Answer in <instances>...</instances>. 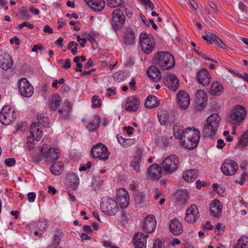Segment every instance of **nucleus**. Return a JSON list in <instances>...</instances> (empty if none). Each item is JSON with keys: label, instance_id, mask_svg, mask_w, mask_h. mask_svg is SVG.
<instances>
[{"label": "nucleus", "instance_id": "f257e3e1", "mask_svg": "<svg viewBox=\"0 0 248 248\" xmlns=\"http://www.w3.org/2000/svg\"><path fill=\"white\" fill-rule=\"evenodd\" d=\"M153 63L161 70H168L175 65L174 57L168 51L158 52L154 56Z\"/></svg>", "mask_w": 248, "mask_h": 248}, {"label": "nucleus", "instance_id": "f03ea898", "mask_svg": "<svg viewBox=\"0 0 248 248\" xmlns=\"http://www.w3.org/2000/svg\"><path fill=\"white\" fill-rule=\"evenodd\" d=\"M200 139V131L190 127L185 129L183 135L181 142L183 146L189 150H193L196 148Z\"/></svg>", "mask_w": 248, "mask_h": 248}, {"label": "nucleus", "instance_id": "7ed1b4c3", "mask_svg": "<svg viewBox=\"0 0 248 248\" xmlns=\"http://www.w3.org/2000/svg\"><path fill=\"white\" fill-rule=\"evenodd\" d=\"M221 118L217 114L214 113L210 115L206 120L202 134L204 137L212 138L217 133L218 127Z\"/></svg>", "mask_w": 248, "mask_h": 248}, {"label": "nucleus", "instance_id": "20e7f679", "mask_svg": "<svg viewBox=\"0 0 248 248\" xmlns=\"http://www.w3.org/2000/svg\"><path fill=\"white\" fill-rule=\"evenodd\" d=\"M247 115V110L243 106L239 105H236L232 110L228 121L232 124L240 125L244 121Z\"/></svg>", "mask_w": 248, "mask_h": 248}, {"label": "nucleus", "instance_id": "39448f33", "mask_svg": "<svg viewBox=\"0 0 248 248\" xmlns=\"http://www.w3.org/2000/svg\"><path fill=\"white\" fill-rule=\"evenodd\" d=\"M41 157L37 160L40 161L41 160V157L46 159V161L51 163L54 160H57L60 156V153L59 150L56 148H50L48 149L46 144L43 145L41 150Z\"/></svg>", "mask_w": 248, "mask_h": 248}, {"label": "nucleus", "instance_id": "423d86ee", "mask_svg": "<svg viewBox=\"0 0 248 248\" xmlns=\"http://www.w3.org/2000/svg\"><path fill=\"white\" fill-rule=\"evenodd\" d=\"M100 206L105 213L110 216L115 215L119 210L117 202L113 199L108 197L102 199Z\"/></svg>", "mask_w": 248, "mask_h": 248}, {"label": "nucleus", "instance_id": "0eeeda50", "mask_svg": "<svg viewBox=\"0 0 248 248\" xmlns=\"http://www.w3.org/2000/svg\"><path fill=\"white\" fill-rule=\"evenodd\" d=\"M139 39L141 49L144 53L150 54L155 48V42L153 37L145 33H141Z\"/></svg>", "mask_w": 248, "mask_h": 248}, {"label": "nucleus", "instance_id": "6e6552de", "mask_svg": "<svg viewBox=\"0 0 248 248\" xmlns=\"http://www.w3.org/2000/svg\"><path fill=\"white\" fill-rule=\"evenodd\" d=\"M179 163L178 156L171 155L165 158L161 165L164 171L170 173L175 171L177 170Z\"/></svg>", "mask_w": 248, "mask_h": 248}, {"label": "nucleus", "instance_id": "1a4fd4ad", "mask_svg": "<svg viewBox=\"0 0 248 248\" xmlns=\"http://www.w3.org/2000/svg\"><path fill=\"white\" fill-rule=\"evenodd\" d=\"M93 158H98L100 160L106 161L108 159L109 153L108 148L102 143H98L94 145L91 151Z\"/></svg>", "mask_w": 248, "mask_h": 248}, {"label": "nucleus", "instance_id": "9d476101", "mask_svg": "<svg viewBox=\"0 0 248 248\" xmlns=\"http://www.w3.org/2000/svg\"><path fill=\"white\" fill-rule=\"evenodd\" d=\"M16 113L13 109L4 106L0 112V122L4 125H9L15 121Z\"/></svg>", "mask_w": 248, "mask_h": 248}, {"label": "nucleus", "instance_id": "9b49d317", "mask_svg": "<svg viewBox=\"0 0 248 248\" xmlns=\"http://www.w3.org/2000/svg\"><path fill=\"white\" fill-rule=\"evenodd\" d=\"M125 20V16L123 12L120 9H115L113 12L112 14L111 25L115 31L123 26Z\"/></svg>", "mask_w": 248, "mask_h": 248}, {"label": "nucleus", "instance_id": "f8f14e48", "mask_svg": "<svg viewBox=\"0 0 248 248\" xmlns=\"http://www.w3.org/2000/svg\"><path fill=\"white\" fill-rule=\"evenodd\" d=\"M17 85L18 90L23 96L30 97L32 95L33 87L26 78H21L18 81Z\"/></svg>", "mask_w": 248, "mask_h": 248}, {"label": "nucleus", "instance_id": "ddd939ff", "mask_svg": "<svg viewBox=\"0 0 248 248\" xmlns=\"http://www.w3.org/2000/svg\"><path fill=\"white\" fill-rule=\"evenodd\" d=\"M238 169V164L233 160L227 159L221 166V170L226 175H233Z\"/></svg>", "mask_w": 248, "mask_h": 248}, {"label": "nucleus", "instance_id": "4468645a", "mask_svg": "<svg viewBox=\"0 0 248 248\" xmlns=\"http://www.w3.org/2000/svg\"><path fill=\"white\" fill-rule=\"evenodd\" d=\"M207 95L206 93L202 90H198L196 93L195 109L200 111L207 105Z\"/></svg>", "mask_w": 248, "mask_h": 248}, {"label": "nucleus", "instance_id": "2eb2a0df", "mask_svg": "<svg viewBox=\"0 0 248 248\" xmlns=\"http://www.w3.org/2000/svg\"><path fill=\"white\" fill-rule=\"evenodd\" d=\"M200 214L197 206L193 204L187 209L186 212L185 220L189 223H195L199 218Z\"/></svg>", "mask_w": 248, "mask_h": 248}, {"label": "nucleus", "instance_id": "dca6fc26", "mask_svg": "<svg viewBox=\"0 0 248 248\" xmlns=\"http://www.w3.org/2000/svg\"><path fill=\"white\" fill-rule=\"evenodd\" d=\"M12 56L5 50H0V67L6 71L13 65Z\"/></svg>", "mask_w": 248, "mask_h": 248}, {"label": "nucleus", "instance_id": "f3484780", "mask_svg": "<svg viewBox=\"0 0 248 248\" xmlns=\"http://www.w3.org/2000/svg\"><path fill=\"white\" fill-rule=\"evenodd\" d=\"M148 234L138 232L135 233L133 238V243L135 248H146L147 238Z\"/></svg>", "mask_w": 248, "mask_h": 248}, {"label": "nucleus", "instance_id": "a211bd4d", "mask_svg": "<svg viewBox=\"0 0 248 248\" xmlns=\"http://www.w3.org/2000/svg\"><path fill=\"white\" fill-rule=\"evenodd\" d=\"M117 200L121 208H126L129 203L128 192L124 188L119 189L117 192Z\"/></svg>", "mask_w": 248, "mask_h": 248}, {"label": "nucleus", "instance_id": "6ab92c4d", "mask_svg": "<svg viewBox=\"0 0 248 248\" xmlns=\"http://www.w3.org/2000/svg\"><path fill=\"white\" fill-rule=\"evenodd\" d=\"M162 167L156 163L151 165L147 169L150 178L153 180H158L162 175Z\"/></svg>", "mask_w": 248, "mask_h": 248}, {"label": "nucleus", "instance_id": "aec40b11", "mask_svg": "<svg viewBox=\"0 0 248 248\" xmlns=\"http://www.w3.org/2000/svg\"><path fill=\"white\" fill-rule=\"evenodd\" d=\"M198 82L203 86L208 85L211 82L210 74L206 68H203L199 71L196 75Z\"/></svg>", "mask_w": 248, "mask_h": 248}, {"label": "nucleus", "instance_id": "412c9836", "mask_svg": "<svg viewBox=\"0 0 248 248\" xmlns=\"http://www.w3.org/2000/svg\"><path fill=\"white\" fill-rule=\"evenodd\" d=\"M156 228V220L153 215L146 216L142 229L146 233L153 232Z\"/></svg>", "mask_w": 248, "mask_h": 248}, {"label": "nucleus", "instance_id": "4be33fe9", "mask_svg": "<svg viewBox=\"0 0 248 248\" xmlns=\"http://www.w3.org/2000/svg\"><path fill=\"white\" fill-rule=\"evenodd\" d=\"M165 86L172 91H175L179 87V80L174 74L168 75L164 79Z\"/></svg>", "mask_w": 248, "mask_h": 248}, {"label": "nucleus", "instance_id": "5701e85b", "mask_svg": "<svg viewBox=\"0 0 248 248\" xmlns=\"http://www.w3.org/2000/svg\"><path fill=\"white\" fill-rule=\"evenodd\" d=\"M177 101L180 108L186 109L189 106L190 97L189 95L185 91H179L177 95Z\"/></svg>", "mask_w": 248, "mask_h": 248}, {"label": "nucleus", "instance_id": "b1692460", "mask_svg": "<svg viewBox=\"0 0 248 248\" xmlns=\"http://www.w3.org/2000/svg\"><path fill=\"white\" fill-rule=\"evenodd\" d=\"M140 105V101L138 98L131 96L126 99L125 108L128 111L135 112L138 109Z\"/></svg>", "mask_w": 248, "mask_h": 248}, {"label": "nucleus", "instance_id": "393cba45", "mask_svg": "<svg viewBox=\"0 0 248 248\" xmlns=\"http://www.w3.org/2000/svg\"><path fill=\"white\" fill-rule=\"evenodd\" d=\"M136 41L135 32L132 28H127L124 32L123 43L126 46L135 44Z\"/></svg>", "mask_w": 248, "mask_h": 248}, {"label": "nucleus", "instance_id": "a878e982", "mask_svg": "<svg viewBox=\"0 0 248 248\" xmlns=\"http://www.w3.org/2000/svg\"><path fill=\"white\" fill-rule=\"evenodd\" d=\"M169 229L170 232L175 236L179 235L183 232L182 224L176 218H173L170 221Z\"/></svg>", "mask_w": 248, "mask_h": 248}, {"label": "nucleus", "instance_id": "bb28decb", "mask_svg": "<svg viewBox=\"0 0 248 248\" xmlns=\"http://www.w3.org/2000/svg\"><path fill=\"white\" fill-rule=\"evenodd\" d=\"M222 205L217 200H214L210 204L209 210L210 214L214 217H218L222 214Z\"/></svg>", "mask_w": 248, "mask_h": 248}, {"label": "nucleus", "instance_id": "cd10ccee", "mask_svg": "<svg viewBox=\"0 0 248 248\" xmlns=\"http://www.w3.org/2000/svg\"><path fill=\"white\" fill-rule=\"evenodd\" d=\"M42 125H40L37 122H33L30 127L31 137L36 141L39 140L43 135Z\"/></svg>", "mask_w": 248, "mask_h": 248}, {"label": "nucleus", "instance_id": "c85d7f7f", "mask_svg": "<svg viewBox=\"0 0 248 248\" xmlns=\"http://www.w3.org/2000/svg\"><path fill=\"white\" fill-rule=\"evenodd\" d=\"M87 4L94 11L100 12L105 7L104 0H84Z\"/></svg>", "mask_w": 248, "mask_h": 248}, {"label": "nucleus", "instance_id": "c756f323", "mask_svg": "<svg viewBox=\"0 0 248 248\" xmlns=\"http://www.w3.org/2000/svg\"><path fill=\"white\" fill-rule=\"evenodd\" d=\"M159 68L156 65L151 66L147 72L148 76L155 81H158L161 78V73Z\"/></svg>", "mask_w": 248, "mask_h": 248}, {"label": "nucleus", "instance_id": "7c9ffc66", "mask_svg": "<svg viewBox=\"0 0 248 248\" xmlns=\"http://www.w3.org/2000/svg\"><path fill=\"white\" fill-rule=\"evenodd\" d=\"M198 170L196 169L188 170L184 172L183 178L187 182H193L198 177Z\"/></svg>", "mask_w": 248, "mask_h": 248}, {"label": "nucleus", "instance_id": "2f4dec72", "mask_svg": "<svg viewBox=\"0 0 248 248\" xmlns=\"http://www.w3.org/2000/svg\"><path fill=\"white\" fill-rule=\"evenodd\" d=\"M159 105V100L155 96L149 95L145 102V107L146 108H152L158 107Z\"/></svg>", "mask_w": 248, "mask_h": 248}, {"label": "nucleus", "instance_id": "473e14b6", "mask_svg": "<svg viewBox=\"0 0 248 248\" xmlns=\"http://www.w3.org/2000/svg\"><path fill=\"white\" fill-rule=\"evenodd\" d=\"M61 98L58 94H54L51 97L49 103V108L50 110H56L60 105Z\"/></svg>", "mask_w": 248, "mask_h": 248}, {"label": "nucleus", "instance_id": "72a5a7b5", "mask_svg": "<svg viewBox=\"0 0 248 248\" xmlns=\"http://www.w3.org/2000/svg\"><path fill=\"white\" fill-rule=\"evenodd\" d=\"M142 155L141 154H137L134 156L130 163V166L137 172H139L140 171V164L142 162Z\"/></svg>", "mask_w": 248, "mask_h": 248}, {"label": "nucleus", "instance_id": "f704fd0d", "mask_svg": "<svg viewBox=\"0 0 248 248\" xmlns=\"http://www.w3.org/2000/svg\"><path fill=\"white\" fill-rule=\"evenodd\" d=\"M100 122V117L97 115H94L93 119L90 121L87 125V129L90 131H95L99 127Z\"/></svg>", "mask_w": 248, "mask_h": 248}, {"label": "nucleus", "instance_id": "c9c22d12", "mask_svg": "<svg viewBox=\"0 0 248 248\" xmlns=\"http://www.w3.org/2000/svg\"><path fill=\"white\" fill-rule=\"evenodd\" d=\"M157 116L161 124H165L169 120L170 115L166 110L159 109Z\"/></svg>", "mask_w": 248, "mask_h": 248}, {"label": "nucleus", "instance_id": "e433bc0d", "mask_svg": "<svg viewBox=\"0 0 248 248\" xmlns=\"http://www.w3.org/2000/svg\"><path fill=\"white\" fill-rule=\"evenodd\" d=\"M63 164L61 161H58L53 163L50 167L51 172L55 175H59L62 171Z\"/></svg>", "mask_w": 248, "mask_h": 248}, {"label": "nucleus", "instance_id": "4c0bfd02", "mask_svg": "<svg viewBox=\"0 0 248 248\" xmlns=\"http://www.w3.org/2000/svg\"><path fill=\"white\" fill-rule=\"evenodd\" d=\"M174 137L177 139L182 140L183 135L185 132L183 126L175 124L173 127Z\"/></svg>", "mask_w": 248, "mask_h": 248}, {"label": "nucleus", "instance_id": "58836bf2", "mask_svg": "<svg viewBox=\"0 0 248 248\" xmlns=\"http://www.w3.org/2000/svg\"><path fill=\"white\" fill-rule=\"evenodd\" d=\"M223 89L222 84L217 81H214L211 86V93L214 95H218L222 92Z\"/></svg>", "mask_w": 248, "mask_h": 248}, {"label": "nucleus", "instance_id": "ea45409f", "mask_svg": "<svg viewBox=\"0 0 248 248\" xmlns=\"http://www.w3.org/2000/svg\"><path fill=\"white\" fill-rule=\"evenodd\" d=\"M207 36L209 35L211 37V41L216 43L219 47L222 49H225L227 47V46L223 43V42L216 34L210 33L207 31Z\"/></svg>", "mask_w": 248, "mask_h": 248}, {"label": "nucleus", "instance_id": "a19ab883", "mask_svg": "<svg viewBox=\"0 0 248 248\" xmlns=\"http://www.w3.org/2000/svg\"><path fill=\"white\" fill-rule=\"evenodd\" d=\"M70 182L71 183V187L74 190H76L79 184V180L75 174H72L70 175Z\"/></svg>", "mask_w": 248, "mask_h": 248}, {"label": "nucleus", "instance_id": "79ce46f5", "mask_svg": "<svg viewBox=\"0 0 248 248\" xmlns=\"http://www.w3.org/2000/svg\"><path fill=\"white\" fill-rule=\"evenodd\" d=\"M189 198V193L187 190H182L179 192L178 199L182 203H184Z\"/></svg>", "mask_w": 248, "mask_h": 248}, {"label": "nucleus", "instance_id": "37998d69", "mask_svg": "<svg viewBox=\"0 0 248 248\" xmlns=\"http://www.w3.org/2000/svg\"><path fill=\"white\" fill-rule=\"evenodd\" d=\"M248 237L242 236L237 241V247L236 248H248Z\"/></svg>", "mask_w": 248, "mask_h": 248}, {"label": "nucleus", "instance_id": "c03bdc74", "mask_svg": "<svg viewBox=\"0 0 248 248\" xmlns=\"http://www.w3.org/2000/svg\"><path fill=\"white\" fill-rule=\"evenodd\" d=\"M38 124L43 126H47L48 125V118L45 117L42 113H39L37 115Z\"/></svg>", "mask_w": 248, "mask_h": 248}, {"label": "nucleus", "instance_id": "a18cd8bd", "mask_svg": "<svg viewBox=\"0 0 248 248\" xmlns=\"http://www.w3.org/2000/svg\"><path fill=\"white\" fill-rule=\"evenodd\" d=\"M101 106V100L98 95H94L92 99V107L93 108Z\"/></svg>", "mask_w": 248, "mask_h": 248}, {"label": "nucleus", "instance_id": "49530a36", "mask_svg": "<svg viewBox=\"0 0 248 248\" xmlns=\"http://www.w3.org/2000/svg\"><path fill=\"white\" fill-rule=\"evenodd\" d=\"M238 145L241 146L248 145V130H247L242 136L238 141Z\"/></svg>", "mask_w": 248, "mask_h": 248}, {"label": "nucleus", "instance_id": "de8ad7c7", "mask_svg": "<svg viewBox=\"0 0 248 248\" xmlns=\"http://www.w3.org/2000/svg\"><path fill=\"white\" fill-rule=\"evenodd\" d=\"M156 143L158 146L160 147H164L168 145L167 139L164 136H159L156 140Z\"/></svg>", "mask_w": 248, "mask_h": 248}, {"label": "nucleus", "instance_id": "09e8293b", "mask_svg": "<svg viewBox=\"0 0 248 248\" xmlns=\"http://www.w3.org/2000/svg\"><path fill=\"white\" fill-rule=\"evenodd\" d=\"M37 226L41 231H46L49 226V222L48 220L44 219L39 221L37 222Z\"/></svg>", "mask_w": 248, "mask_h": 248}, {"label": "nucleus", "instance_id": "8fccbe9b", "mask_svg": "<svg viewBox=\"0 0 248 248\" xmlns=\"http://www.w3.org/2000/svg\"><path fill=\"white\" fill-rule=\"evenodd\" d=\"M117 139H118L119 142L124 147H127L130 146L132 143V141L131 140L124 139L121 136H120V137L117 136Z\"/></svg>", "mask_w": 248, "mask_h": 248}, {"label": "nucleus", "instance_id": "3c124183", "mask_svg": "<svg viewBox=\"0 0 248 248\" xmlns=\"http://www.w3.org/2000/svg\"><path fill=\"white\" fill-rule=\"evenodd\" d=\"M166 245L167 243H165V241H162L160 239H157L154 242L153 248H166Z\"/></svg>", "mask_w": 248, "mask_h": 248}, {"label": "nucleus", "instance_id": "603ef678", "mask_svg": "<svg viewBox=\"0 0 248 248\" xmlns=\"http://www.w3.org/2000/svg\"><path fill=\"white\" fill-rule=\"evenodd\" d=\"M107 4L110 7L115 8L120 5L123 1V0H107Z\"/></svg>", "mask_w": 248, "mask_h": 248}, {"label": "nucleus", "instance_id": "864d4df0", "mask_svg": "<svg viewBox=\"0 0 248 248\" xmlns=\"http://www.w3.org/2000/svg\"><path fill=\"white\" fill-rule=\"evenodd\" d=\"M136 203L138 204L143 203L145 201V196L141 193H138L135 196Z\"/></svg>", "mask_w": 248, "mask_h": 248}, {"label": "nucleus", "instance_id": "5fc2aeb1", "mask_svg": "<svg viewBox=\"0 0 248 248\" xmlns=\"http://www.w3.org/2000/svg\"><path fill=\"white\" fill-rule=\"evenodd\" d=\"M113 79L117 82H121L124 79V74L121 72H117L114 74Z\"/></svg>", "mask_w": 248, "mask_h": 248}, {"label": "nucleus", "instance_id": "6e6d98bb", "mask_svg": "<svg viewBox=\"0 0 248 248\" xmlns=\"http://www.w3.org/2000/svg\"><path fill=\"white\" fill-rule=\"evenodd\" d=\"M22 9L19 12V14L21 16L22 19L24 20H28L31 16L28 10L26 9L24 7H23Z\"/></svg>", "mask_w": 248, "mask_h": 248}, {"label": "nucleus", "instance_id": "4d7b16f0", "mask_svg": "<svg viewBox=\"0 0 248 248\" xmlns=\"http://www.w3.org/2000/svg\"><path fill=\"white\" fill-rule=\"evenodd\" d=\"M58 113L60 114V117L62 119H67L69 117L70 112L63 108L59 109Z\"/></svg>", "mask_w": 248, "mask_h": 248}, {"label": "nucleus", "instance_id": "13d9d810", "mask_svg": "<svg viewBox=\"0 0 248 248\" xmlns=\"http://www.w3.org/2000/svg\"><path fill=\"white\" fill-rule=\"evenodd\" d=\"M35 139L32 138V137H28L27 139V148L29 150H31V149H33L34 148V140Z\"/></svg>", "mask_w": 248, "mask_h": 248}, {"label": "nucleus", "instance_id": "bf43d9fd", "mask_svg": "<svg viewBox=\"0 0 248 248\" xmlns=\"http://www.w3.org/2000/svg\"><path fill=\"white\" fill-rule=\"evenodd\" d=\"M246 173L243 172L240 175L239 178L235 179V183L236 184H239L241 186L243 185L244 184V182L246 180Z\"/></svg>", "mask_w": 248, "mask_h": 248}, {"label": "nucleus", "instance_id": "052dcab7", "mask_svg": "<svg viewBox=\"0 0 248 248\" xmlns=\"http://www.w3.org/2000/svg\"><path fill=\"white\" fill-rule=\"evenodd\" d=\"M62 108L68 110L70 112L72 108V104L68 100H65L64 101L63 105L62 106Z\"/></svg>", "mask_w": 248, "mask_h": 248}, {"label": "nucleus", "instance_id": "680f3d73", "mask_svg": "<svg viewBox=\"0 0 248 248\" xmlns=\"http://www.w3.org/2000/svg\"><path fill=\"white\" fill-rule=\"evenodd\" d=\"M4 163L7 166L11 167L16 163V160L14 158H9L5 160Z\"/></svg>", "mask_w": 248, "mask_h": 248}, {"label": "nucleus", "instance_id": "e2e57ef3", "mask_svg": "<svg viewBox=\"0 0 248 248\" xmlns=\"http://www.w3.org/2000/svg\"><path fill=\"white\" fill-rule=\"evenodd\" d=\"M141 4L147 6L151 10L155 9V6L150 0H145Z\"/></svg>", "mask_w": 248, "mask_h": 248}, {"label": "nucleus", "instance_id": "0e129e2a", "mask_svg": "<svg viewBox=\"0 0 248 248\" xmlns=\"http://www.w3.org/2000/svg\"><path fill=\"white\" fill-rule=\"evenodd\" d=\"M116 89L115 87H112L111 88H108L107 89V95L111 96L112 95L116 94Z\"/></svg>", "mask_w": 248, "mask_h": 248}, {"label": "nucleus", "instance_id": "69168bd1", "mask_svg": "<svg viewBox=\"0 0 248 248\" xmlns=\"http://www.w3.org/2000/svg\"><path fill=\"white\" fill-rule=\"evenodd\" d=\"M92 163L91 161L88 162L86 164L81 166L79 170L80 171H84L86 170L87 169L91 168L92 167Z\"/></svg>", "mask_w": 248, "mask_h": 248}, {"label": "nucleus", "instance_id": "338daca9", "mask_svg": "<svg viewBox=\"0 0 248 248\" xmlns=\"http://www.w3.org/2000/svg\"><path fill=\"white\" fill-rule=\"evenodd\" d=\"M188 4L193 8V10H196L198 8L197 3L194 0H188Z\"/></svg>", "mask_w": 248, "mask_h": 248}, {"label": "nucleus", "instance_id": "774afa93", "mask_svg": "<svg viewBox=\"0 0 248 248\" xmlns=\"http://www.w3.org/2000/svg\"><path fill=\"white\" fill-rule=\"evenodd\" d=\"M36 198V194L33 192H30L28 194V200L29 202H32Z\"/></svg>", "mask_w": 248, "mask_h": 248}]
</instances>
